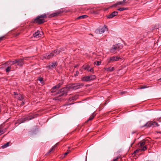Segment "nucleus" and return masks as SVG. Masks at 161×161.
Listing matches in <instances>:
<instances>
[{
  "instance_id": "obj_1",
  "label": "nucleus",
  "mask_w": 161,
  "mask_h": 161,
  "mask_svg": "<svg viewBox=\"0 0 161 161\" xmlns=\"http://www.w3.org/2000/svg\"><path fill=\"white\" fill-rule=\"evenodd\" d=\"M83 85L82 83H80L68 85L66 87L62 88L60 90L58 93V95L56 97V99L61 100L67 95L69 91L77 89L83 86Z\"/></svg>"
},
{
  "instance_id": "obj_2",
  "label": "nucleus",
  "mask_w": 161,
  "mask_h": 161,
  "mask_svg": "<svg viewBox=\"0 0 161 161\" xmlns=\"http://www.w3.org/2000/svg\"><path fill=\"white\" fill-rule=\"evenodd\" d=\"M47 13H45L42 15L38 16L33 21L34 23H37L39 24H41L45 22V20L44 18L47 17V16L48 15Z\"/></svg>"
},
{
  "instance_id": "obj_3",
  "label": "nucleus",
  "mask_w": 161,
  "mask_h": 161,
  "mask_svg": "<svg viewBox=\"0 0 161 161\" xmlns=\"http://www.w3.org/2000/svg\"><path fill=\"white\" fill-rule=\"evenodd\" d=\"M24 60H26V58H25L24 59H20L19 60H16L15 61H8L7 62V64L8 65L11 66L17 63L18 66H22L24 64L23 62Z\"/></svg>"
},
{
  "instance_id": "obj_4",
  "label": "nucleus",
  "mask_w": 161,
  "mask_h": 161,
  "mask_svg": "<svg viewBox=\"0 0 161 161\" xmlns=\"http://www.w3.org/2000/svg\"><path fill=\"white\" fill-rule=\"evenodd\" d=\"M60 52V50H56L53 51L52 52L48 53L44 55V58L46 59H49L54 56H56Z\"/></svg>"
},
{
  "instance_id": "obj_5",
  "label": "nucleus",
  "mask_w": 161,
  "mask_h": 161,
  "mask_svg": "<svg viewBox=\"0 0 161 161\" xmlns=\"http://www.w3.org/2000/svg\"><path fill=\"white\" fill-rule=\"evenodd\" d=\"M123 47V46L120 43H118L113 45V47L110 49V52L112 53H115L117 51H119Z\"/></svg>"
},
{
  "instance_id": "obj_6",
  "label": "nucleus",
  "mask_w": 161,
  "mask_h": 161,
  "mask_svg": "<svg viewBox=\"0 0 161 161\" xmlns=\"http://www.w3.org/2000/svg\"><path fill=\"white\" fill-rule=\"evenodd\" d=\"M35 117L36 116L35 115H31L25 118H21L19 119L18 120L17 122L19 124H21L26 121L31 120Z\"/></svg>"
},
{
  "instance_id": "obj_7",
  "label": "nucleus",
  "mask_w": 161,
  "mask_h": 161,
  "mask_svg": "<svg viewBox=\"0 0 161 161\" xmlns=\"http://www.w3.org/2000/svg\"><path fill=\"white\" fill-rule=\"evenodd\" d=\"M107 30V28L104 26L102 28L97 29L95 31V33L96 34H102L105 31Z\"/></svg>"
},
{
  "instance_id": "obj_8",
  "label": "nucleus",
  "mask_w": 161,
  "mask_h": 161,
  "mask_svg": "<svg viewBox=\"0 0 161 161\" xmlns=\"http://www.w3.org/2000/svg\"><path fill=\"white\" fill-rule=\"evenodd\" d=\"M43 34L42 32L37 31L33 34V36L34 38L37 39L42 37L43 36Z\"/></svg>"
},
{
  "instance_id": "obj_9",
  "label": "nucleus",
  "mask_w": 161,
  "mask_h": 161,
  "mask_svg": "<svg viewBox=\"0 0 161 161\" xmlns=\"http://www.w3.org/2000/svg\"><path fill=\"white\" fill-rule=\"evenodd\" d=\"M62 12L60 10H58L56 11L55 12H54L48 16L49 18H52L56 16H58L59 14H61Z\"/></svg>"
},
{
  "instance_id": "obj_10",
  "label": "nucleus",
  "mask_w": 161,
  "mask_h": 161,
  "mask_svg": "<svg viewBox=\"0 0 161 161\" xmlns=\"http://www.w3.org/2000/svg\"><path fill=\"white\" fill-rule=\"evenodd\" d=\"M154 121H150L147 122L143 126H147V127H155Z\"/></svg>"
},
{
  "instance_id": "obj_11",
  "label": "nucleus",
  "mask_w": 161,
  "mask_h": 161,
  "mask_svg": "<svg viewBox=\"0 0 161 161\" xmlns=\"http://www.w3.org/2000/svg\"><path fill=\"white\" fill-rule=\"evenodd\" d=\"M120 59V58L119 57L117 56H113L109 58V62L110 63L111 62H114V61H118Z\"/></svg>"
},
{
  "instance_id": "obj_12",
  "label": "nucleus",
  "mask_w": 161,
  "mask_h": 161,
  "mask_svg": "<svg viewBox=\"0 0 161 161\" xmlns=\"http://www.w3.org/2000/svg\"><path fill=\"white\" fill-rule=\"evenodd\" d=\"M126 0H123L122 1L118 2L114 4L113 6H116L119 5H121L122 6H124L125 3H127V2H126Z\"/></svg>"
},
{
  "instance_id": "obj_13",
  "label": "nucleus",
  "mask_w": 161,
  "mask_h": 161,
  "mask_svg": "<svg viewBox=\"0 0 161 161\" xmlns=\"http://www.w3.org/2000/svg\"><path fill=\"white\" fill-rule=\"evenodd\" d=\"M118 14V12L117 11L113 12L107 16V18L108 19L112 18L115 16H117Z\"/></svg>"
},
{
  "instance_id": "obj_14",
  "label": "nucleus",
  "mask_w": 161,
  "mask_h": 161,
  "mask_svg": "<svg viewBox=\"0 0 161 161\" xmlns=\"http://www.w3.org/2000/svg\"><path fill=\"white\" fill-rule=\"evenodd\" d=\"M62 85V83H59L57 85L53 86L51 92H53L56 91L55 90L58 89Z\"/></svg>"
},
{
  "instance_id": "obj_15",
  "label": "nucleus",
  "mask_w": 161,
  "mask_h": 161,
  "mask_svg": "<svg viewBox=\"0 0 161 161\" xmlns=\"http://www.w3.org/2000/svg\"><path fill=\"white\" fill-rule=\"evenodd\" d=\"M84 69L85 70H86L88 71H90L93 73L94 70L92 68H90L88 65H86L84 67Z\"/></svg>"
},
{
  "instance_id": "obj_16",
  "label": "nucleus",
  "mask_w": 161,
  "mask_h": 161,
  "mask_svg": "<svg viewBox=\"0 0 161 161\" xmlns=\"http://www.w3.org/2000/svg\"><path fill=\"white\" fill-rule=\"evenodd\" d=\"M15 97L17 98L18 100L20 101H22L24 99V97L20 94H17L16 96H15Z\"/></svg>"
},
{
  "instance_id": "obj_17",
  "label": "nucleus",
  "mask_w": 161,
  "mask_h": 161,
  "mask_svg": "<svg viewBox=\"0 0 161 161\" xmlns=\"http://www.w3.org/2000/svg\"><path fill=\"white\" fill-rule=\"evenodd\" d=\"M57 65V64L56 62H54L52 63V64L49 65L48 67L49 69L54 68Z\"/></svg>"
},
{
  "instance_id": "obj_18",
  "label": "nucleus",
  "mask_w": 161,
  "mask_h": 161,
  "mask_svg": "<svg viewBox=\"0 0 161 161\" xmlns=\"http://www.w3.org/2000/svg\"><path fill=\"white\" fill-rule=\"evenodd\" d=\"M81 80L84 81H88L90 80L89 75L85 76L81 78Z\"/></svg>"
},
{
  "instance_id": "obj_19",
  "label": "nucleus",
  "mask_w": 161,
  "mask_h": 161,
  "mask_svg": "<svg viewBox=\"0 0 161 161\" xmlns=\"http://www.w3.org/2000/svg\"><path fill=\"white\" fill-rule=\"evenodd\" d=\"M104 69L106 71L108 72H111L113 71L114 70V67H110L107 68H104Z\"/></svg>"
},
{
  "instance_id": "obj_20",
  "label": "nucleus",
  "mask_w": 161,
  "mask_h": 161,
  "mask_svg": "<svg viewBox=\"0 0 161 161\" xmlns=\"http://www.w3.org/2000/svg\"><path fill=\"white\" fill-rule=\"evenodd\" d=\"M146 141L145 140H142L141 142H140V146L142 147L144 146L146 143Z\"/></svg>"
},
{
  "instance_id": "obj_21",
  "label": "nucleus",
  "mask_w": 161,
  "mask_h": 161,
  "mask_svg": "<svg viewBox=\"0 0 161 161\" xmlns=\"http://www.w3.org/2000/svg\"><path fill=\"white\" fill-rule=\"evenodd\" d=\"M90 77V80L91 81L92 80H93L96 78V76L94 75H89Z\"/></svg>"
},
{
  "instance_id": "obj_22",
  "label": "nucleus",
  "mask_w": 161,
  "mask_h": 161,
  "mask_svg": "<svg viewBox=\"0 0 161 161\" xmlns=\"http://www.w3.org/2000/svg\"><path fill=\"white\" fill-rule=\"evenodd\" d=\"M9 142H7L5 144H4V145H3L2 146V148H4L6 147H8L9 146Z\"/></svg>"
},
{
  "instance_id": "obj_23",
  "label": "nucleus",
  "mask_w": 161,
  "mask_h": 161,
  "mask_svg": "<svg viewBox=\"0 0 161 161\" xmlns=\"http://www.w3.org/2000/svg\"><path fill=\"white\" fill-rule=\"evenodd\" d=\"M88 17V16L86 15H83L80 16L77 18V19H84Z\"/></svg>"
},
{
  "instance_id": "obj_24",
  "label": "nucleus",
  "mask_w": 161,
  "mask_h": 161,
  "mask_svg": "<svg viewBox=\"0 0 161 161\" xmlns=\"http://www.w3.org/2000/svg\"><path fill=\"white\" fill-rule=\"evenodd\" d=\"M57 146V144H56L54 145V146L53 147L49 150L48 152V153L49 154L54 149V148L56 147Z\"/></svg>"
},
{
  "instance_id": "obj_25",
  "label": "nucleus",
  "mask_w": 161,
  "mask_h": 161,
  "mask_svg": "<svg viewBox=\"0 0 161 161\" xmlns=\"http://www.w3.org/2000/svg\"><path fill=\"white\" fill-rule=\"evenodd\" d=\"M11 67L10 66L8 67L6 69L5 71L6 72H9L11 70Z\"/></svg>"
},
{
  "instance_id": "obj_26",
  "label": "nucleus",
  "mask_w": 161,
  "mask_h": 161,
  "mask_svg": "<svg viewBox=\"0 0 161 161\" xmlns=\"http://www.w3.org/2000/svg\"><path fill=\"white\" fill-rule=\"evenodd\" d=\"M128 9V8H119L118 9V10L121 11L124 10H127Z\"/></svg>"
},
{
  "instance_id": "obj_27",
  "label": "nucleus",
  "mask_w": 161,
  "mask_h": 161,
  "mask_svg": "<svg viewBox=\"0 0 161 161\" xmlns=\"http://www.w3.org/2000/svg\"><path fill=\"white\" fill-rule=\"evenodd\" d=\"M147 149V147L146 146H143L141 147V151H145Z\"/></svg>"
},
{
  "instance_id": "obj_28",
  "label": "nucleus",
  "mask_w": 161,
  "mask_h": 161,
  "mask_svg": "<svg viewBox=\"0 0 161 161\" xmlns=\"http://www.w3.org/2000/svg\"><path fill=\"white\" fill-rule=\"evenodd\" d=\"M94 116L92 114L89 118L88 121L92 120L94 118Z\"/></svg>"
},
{
  "instance_id": "obj_29",
  "label": "nucleus",
  "mask_w": 161,
  "mask_h": 161,
  "mask_svg": "<svg viewBox=\"0 0 161 161\" xmlns=\"http://www.w3.org/2000/svg\"><path fill=\"white\" fill-rule=\"evenodd\" d=\"M147 87L145 86H141L140 87L138 88V89H143Z\"/></svg>"
},
{
  "instance_id": "obj_30",
  "label": "nucleus",
  "mask_w": 161,
  "mask_h": 161,
  "mask_svg": "<svg viewBox=\"0 0 161 161\" xmlns=\"http://www.w3.org/2000/svg\"><path fill=\"white\" fill-rule=\"evenodd\" d=\"M5 38V37L4 36H2L1 37H0V42L4 40Z\"/></svg>"
},
{
  "instance_id": "obj_31",
  "label": "nucleus",
  "mask_w": 161,
  "mask_h": 161,
  "mask_svg": "<svg viewBox=\"0 0 161 161\" xmlns=\"http://www.w3.org/2000/svg\"><path fill=\"white\" fill-rule=\"evenodd\" d=\"M101 62L100 61H97L96 64V62L94 63H95L97 66L100 65L101 64Z\"/></svg>"
},
{
  "instance_id": "obj_32",
  "label": "nucleus",
  "mask_w": 161,
  "mask_h": 161,
  "mask_svg": "<svg viewBox=\"0 0 161 161\" xmlns=\"http://www.w3.org/2000/svg\"><path fill=\"white\" fill-rule=\"evenodd\" d=\"M154 124H155V127H158L159 126V125L158 124V123L155 121H154Z\"/></svg>"
},
{
  "instance_id": "obj_33",
  "label": "nucleus",
  "mask_w": 161,
  "mask_h": 161,
  "mask_svg": "<svg viewBox=\"0 0 161 161\" xmlns=\"http://www.w3.org/2000/svg\"><path fill=\"white\" fill-rule=\"evenodd\" d=\"M4 133V132L3 130H0V135H1L2 134H3Z\"/></svg>"
},
{
  "instance_id": "obj_34",
  "label": "nucleus",
  "mask_w": 161,
  "mask_h": 161,
  "mask_svg": "<svg viewBox=\"0 0 161 161\" xmlns=\"http://www.w3.org/2000/svg\"><path fill=\"white\" fill-rule=\"evenodd\" d=\"M39 80L40 82H42L43 80V78L41 77H40L39 78Z\"/></svg>"
},
{
  "instance_id": "obj_35",
  "label": "nucleus",
  "mask_w": 161,
  "mask_h": 161,
  "mask_svg": "<svg viewBox=\"0 0 161 161\" xmlns=\"http://www.w3.org/2000/svg\"><path fill=\"white\" fill-rule=\"evenodd\" d=\"M118 158L119 157H117L116 158L113 159V161H117V160Z\"/></svg>"
},
{
  "instance_id": "obj_36",
  "label": "nucleus",
  "mask_w": 161,
  "mask_h": 161,
  "mask_svg": "<svg viewBox=\"0 0 161 161\" xmlns=\"http://www.w3.org/2000/svg\"><path fill=\"white\" fill-rule=\"evenodd\" d=\"M68 153H69V152H66L64 154V156L67 155L68 154Z\"/></svg>"
},
{
  "instance_id": "obj_37",
  "label": "nucleus",
  "mask_w": 161,
  "mask_h": 161,
  "mask_svg": "<svg viewBox=\"0 0 161 161\" xmlns=\"http://www.w3.org/2000/svg\"><path fill=\"white\" fill-rule=\"evenodd\" d=\"M136 150L135 152H134V153H137L138 151H139V150Z\"/></svg>"
},
{
  "instance_id": "obj_38",
  "label": "nucleus",
  "mask_w": 161,
  "mask_h": 161,
  "mask_svg": "<svg viewBox=\"0 0 161 161\" xmlns=\"http://www.w3.org/2000/svg\"><path fill=\"white\" fill-rule=\"evenodd\" d=\"M79 73V72H78V71H77L76 72V74L75 75H77V76L78 75Z\"/></svg>"
},
{
  "instance_id": "obj_39",
  "label": "nucleus",
  "mask_w": 161,
  "mask_h": 161,
  "mask_svg": "<svg viewBox=\"0 0 161 161\" xmlns=\"http://www.w3.org/2000/svg\"><path fill=\"white\" fill-rule=\"evenodd\" d=\"M21 103V105H23L24 104V102L23 101Z\"/></svg>"
},
{
  "instance_id": "obj_40",
  "label": "nucleus",
  "mask_w": 161,
  "mask_h": 161,
  "mask_svg": "<svg viewBox=\"0 0 161 161\" xmlns=\"http://www.w3.org/2000/svg\"><path fill=\"white\" fill-rule=\"evenodd\" d=\"M14 95H16V96L17 94L16 92H14Z\"/></svg>"
},
{
  "instance_id": "obj_41",
  "label": "nucleus",
  "mask_w": 161,
  "mask_h": 161,
  "mask_svg": "<svg viewBox=\"0 0 161 161\" xmlns=\"http://www.w3.org/2000/svg\"><path fill=\"white\" fill-rule=\"evenodd\" d=\"M125 92H121V94H123Z\"/></svg>"
},
{
  "instance_id": "obj_42",
  "label": "nucleus",
  "mask_w": 161,
  "mask_h": 161,
  "mask_svg": "<svg viewBox=\"0 0 161 161\" xmlns=\"http://www.w3.org/2000/svg\"><path fill=\"white\" fill-rule=\"evenodd\" d=\"M146 161H154L152 160H147Z\"/></svg>"
},
{
  "instance_id": "obj_43",
  "label": "nucleus",
  "mask_w": 161,
  "mask_h": 161,
  "mask_svg": "<svg viewBox=\"0 0 161 161\" xmlns=\"http://www.w3.org/2000/svg\"><path fill=\"white\" fill-rule=\"evenodd\" d=\"M78 65H76L75 66V68H76L77 67Z\"/></svg>"
},
{
  "instance_id": "obj_44",
  "label": "nucleus",
  "mask_w": 161,
  "mask_h": 161,
  "mask_svg": "<svg viewBox=\"0 0 161 161\" xmlns=\"http://www.w3.org/2000/svg\"><path fill=\"white\" fill-rule=\"evenodd\" d=\"M160 79H161V78Z\"/></svg>"
}]
</instances>
